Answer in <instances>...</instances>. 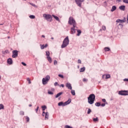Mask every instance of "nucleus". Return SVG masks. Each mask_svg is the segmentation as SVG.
<instances>
[{
    "label": "nucleus",
    "mask_w": 128,
    "mask_h": 128,
    "mask_svg": "<svg viewBox=\"0 0 128 128\" xmlns=\"http://www.w3.org/2000/svg\"><path fill=\"white\" fill-rule=\"evenodd\" d=\"M88 99V102L90 104H92L94 100H96V95H94V94H90Z\"/></svg>",
    "instance_id": "f257e3e1"
},
{
    "label": "nucleus",
    "mask_w": 128,
    "mask_h": 128,
    "mask_svg": "<svg viewBox=\"0 0 128 128\" xmlns=\"http://www.w3.org/2000/svg\"><path fill=\"white\" fill-rule=\"evenodd\" d=\"M68 24H70V26H72L74 28L76 27V22L73 17H70Z\"/></svg>",
    "instance_id": "f03ea898"
},
{
    "label": "nucleus",
    "mask_w": 128,
    "mask_h": 128,
    "mask_svg": "<svg viewBox=\"0 0 128 128\" xmlns=\"http://www.w3.org/2000/svg\"><path fill=\"white\" fill-rule=\"evenodd\" d=\"M69 44V39L68 36H66L64 40H63L62 44L61 46L62 48H64L65 47L67 46Z\"/></svg>",
    "instance_id": "7ed1b4c3"
},
{
    "label": "nucleus",
    "mask_w": 128,
    "mask_h": 128,
    "mask_svg": "<svg viewBox=\"0 0 128 128\" xmlns=\"http://www.w3.org/2000/svg\"><path fill=\"white\" fill-rule=\"evenodd\" d=\"M72 100L69 99L66 102L64 103L62 102H60L58 103V105L59 106H64L68 104H70Z\"/></svg>",
    "instance_id": "20e7f679"
},
{
    "label": "nucleus",
    "mask_w": 128,
    "mask_h": 128,
    "mask_svg": "<svg viewBox=\"0 0 128 128\" xmlns=\"http://www.w3.org/2000/svg\"><path fill=\"white\" fill-rule=\"evenodd\" d=\"M50 76L48 75L46 76L45 78H43L42 80V84L44 85H46L48 84V82H49L50 80Z\"/></svg>",
    "instance_id": "39448f33"
},
{
    "label": "nucleus",
    "mask_w": 128,
    "mask_h": 128,
    "mask_svg": "<svg viewBox=\"0 0 128 128\" xmlns=\"http://www.w3.org/2000/svg\"><path fill=\"white\" fill-rule=\"evenodd\" d=\"M43 17L49 22L52 21V16L50 14H43Z\"/></svg>",
    "instance_id": "423d86ee"
},
{
    "label": "nucleus",
    "mask_w": 128,
    "mask_h": 128,
    "mask_svg": "<svg viewBox=\"0 0 128 128\" xmlns=\"http://www.w3.org/2000/svg\"><path fill=\"white\" fill-rule=\"evenodd\" d=\"M128 90H121L119 91L118 94L123 96H128Z\"/></svg>",
    "instance_id": "0eeeda50"
},
{
    "label": "nucleus",
    "mask_w": 128,
    "mask_h": 128,
    "mask_svg": "<svg viewBox=\"0 0 128 128\" xmlns=\"http://www.w3.org/2000/svg\"><path fill=\"white\" fill-rule=\"evenodd\" d=\"M18 52L17 50H14L12 52V58H16L18 56Z\"/></svg>",
    "instance_id": "6e6552de"
},
{
    "label": "nucleus",
    "mask_w": 128,
    "mask_h": 128,
    "mask_svg": "<svg viewBox=\"0 0 128 128\" xmlns=\"http://www.w3.org/2000/svg\"><path fill=\"white\" fill-rule=\"evenodd\" d=\"M75 2H76V4L80 7L81 8L82 6V4L84 2V0H75Z\"/></svg>",
    "instance_id": "1a4fd4ad"
},
{
    "label": "nucleus",
    "mask_w": 128,
    "mask_h": 128,
    "mask_svg": "<svg viewBox=\"0 0 128 128\" xmlns=\"http://www.w3.org/2000/svg\"><path fill=\"white\" fill-rule=\"evenodd\" d=\"M126 22V18H124L123 20H120V19H118L116 21V23H124V22Z\"/></svg>",
    "instance_id": "9d476101"
},
{
    "label": "nucleus",
    "mask_w": 128,
    "mask_h": 128,
    "mask_svg": "<svg viewBox=\"0 0 128 128\" xmlns=\"http://www.w3.org/2000/svg\"><path fill=\"white\" fill-rule=\"evenodd\" d=\"M66 86L69 90H72V84L69 83V82H67L66 84Z\"/></svg>",
    "instance_id": "9b49d317"
},
{
    "label": "nucleus",
    "mask_w": 128,
    "mask_h": 128,
    "mask_svg": "<svg viewBox=\"0 0 128 128\" xmlns=\"http://www.w3.org/2000/svg\"><path fill=\"white\" fill-rule=\"evenodd\" d=\"M102 78L108 79L110 78V76L109 74H106L102 75Z\"/></svg>",
    "instance_id": "f8f14e48"
},
{
    "label": "nucleus",
    "mask_w": 128,
    "mask_h": 128,
    "mask_svg": "<svg viewBox=\"0 0 128 128\" xmlns=\"http://www.w3.org/2000/svg\"><path fill=\"white\" fill-rule=\"evenodd\" d=\"M76 27H72L71 28H70V33H71V34H75V32H76Z\"/></svg>",
    "instance_id": "ddd939ff"
},
{
    "label": "nucleus",
    "mask_w": 128,
    "mask_h": 128,
    "mask_svg": "<svg viewBox=\"0 0 128 128\" xmlns=\"http://www.w3.org/2000/svg\"><path fill=\"white\" fill-rule=\"evenodd\" d=\"M8 63L9 64H12V60L11 58H9L8 60Z\"/></svg>",
    "instance_id": "4468645a"
},
{
    "label": "nucleus",
    "mask_w": 128,
    "mask_h": 128,
    "mask_svg": "<svg viewBox=\"0 0 128 128\" xmlns=\"http://www.w3.org/2000/svg\"><path fill=\"white\" fill-rule=\"evenodd\" d=\"M126 6H119V9L122 10H125Z\"/></svg>",
    "instance_id": "2eb2a0df"
},
{
    "label": "nucleus",
    "mask_w": 128,
    "mask_h": 128,
    "mask_svg": "<svg viewBox=\"0 0 128 128\" xmlns=\"http://www.w3.org/2000/svg\"><path fill=\"white\" fill-rule=\"evenodd\" d=\"M116 10V6H112V9H111V10H110V11L112 12H114V10Z\"/></svg>",
    "instance_id": "dca6fc26"
},
{
    "label": "nucleus",
    "mask_w": 128,
    "mask_h": 128,
    "mask_svg": "<svg viewBox=\"0 0 128 128\" xmlns=\"http://www.w3.org/2000/svg\"><path fill=\"white\" fill-rule=\"evenodd\" d=\"M47 59L50 63H52V59L50 56H47Z\"/></svg>",
    "instance_id": "f3484780"
},
{
    "label": "nucleus",
    "mask_w": 128,
    "mask_h": 128,
    "mask_svg": "<svg viewBox=\"0 0 128 128\" xmlns=\"http://www.w3.org/2000/svg\"><path fill=\"white\" fill-rule=\"evenodd\" d=\"M62 92H59L58 94H56V98H58L59 96H62Z\"/></svg>",
    "instance_id": "a211bd4d"
},
{
    "label": "nucleus",
    "mask_w": 128,
    "mask_h": 128,
    "mask_svg": "<svg viewBox=\"0 0 128 128\" xmlns=\"http://www.w3.org/2000/svg\"><path fill=\"white\" fill-rule=\"evenodd\" d=\"M52 16L54 18H55V20H56L57 21H60V20H59V18L52 14Z\"/></svg>",
    "instance_id": "6ab92c4d"
},
{
    "label": "nucleus",
    "mask_w": 128,
    "mask_h": 128,
    "mask_svg": "<svg viewBox=\"0 0 128 128\" xmlns=\"http://www.w3.org/2000/svg\"><path fill=\"white\" fill-rule=\"evenodd\" d=\"M86 70V68L84 67L80 70V72H82Z\"/></svg>",
    "instance_id": "aec40b11"
},
{
    "label": "nucleus",
    "mask_w": 128,
    "mask_h": 128,
    "mask_svg": "<svg viewBox=\"0 0 128 128\" xmlns=\"http://www.w3.org/2000/svg\"><path fill=\"white\" fill-rule=\"evenodd\" d=\"M78 34H76V36H80V34H82V31L80 30H77Z\"/></svg>",
    "instance_id": "412c9836"
},
{
    "label": "nucleus",
    "mask_w": 128,
    "mask_h": 128,
    "mask_svg": "<svg viewBox=\"0 0 128 128\" xmlns=\"http://www.w3.org/2000/svg\"><path fill=\"white\" fill-rule=\"evenodd\" d=\"M8 50H6L4 51H2V53L4 54H8Z\"/></svg>",
    "instance_id": "4be33fe9"
},
{
    "label": "nucleus",
    "mask_w": 128,
    "mask_h": 128,
    "mask_svg": "<svg viewBox=\"0 0 128 128\" xmlns=\"http://www.w3.org/2000/svg\"><path fill=\"white\" fill-rule=\"evenodd\" d=\"M71 94L72 96H75L76 95L75 90H72Z\"/></svg>",
    "instance_id": "5701e85b"
},
{
    "label": "nucleus",
    "mask_w": 128,
    "mask_h": 128,
    "mask_svg": "<svg viewBox=\"0 0 128 128\" xmlns=\"http://www.w3.org/2000/svg\"><path fill=\"white\" fill-rule=\"evenodd\" d=\"M48 113L47 112L46 113L45 120L48 119Z\"/></svg>",
    "instance_id": "b1692460"
},
{
    "label": "nucleus",
    "mask_w": 128,
    "mask_h": 128,
    "mask_svg": "<svg viewBox=\"0 0 128 128\" xmlns=\"http://www.w3.org/2000/svg\"><path fill=\"white\" fill-rule=\"evenodd\" d=\"M25 118H26V122H28L29 121H30L29 117L28 116H25Z\"/></svg>",
    "instance_id": "393cba45"
},
{
    "label": "nucleus",
    "mask_w": 128,
    "mask_h": 128,
    "mask_svg": "<svg viewBox=\"0 0 128 128\" xmlns=\"http://www.w3.org/2000/svg\"><path fill=\"white\" fill-rule=\"evenodd\" d=\"M50 53L49 52H46V56H50Z\"/></svg>",
    "instance_id": "a878e982"
},
{
    "label": "nucleus",
    "mask_w": 128,
    "mask_h": 128,
    "mask_svg": "<svg viewBox=\"0 0 128 128\" xmlns=\"http://www.w3.org/2000/svg\"><path fill=\"white\" fill-rule=\"evenodd\" d=\"M29 18H31V19H34L36 16L34 15H31V16H29Z\"/></svg>",
    "instance_id": "bb28decb"
},
{
    "label": "nucleus",
    "mask_w": 128,
    "mask_h": 128,
    "mask_svg": "<svg viewBox=\"0 0 128 128\" xmlns=\"http://www.w3.org/2000/svg\"><path fill=\"white\" fill-rule=\"evenodd\" d=\"M0 106H2V108L0 107V110H4V106L2 104H0Z\"/></svg>",
    "instance_id": "cd10ccee"
},
{
    "label": "nucleus",
    "mask_w": 128,
    "mask_h": 128,
    "mask_svg": "<svg viewBox=\"0 0 128 128\" xmlns=\"http://www.w3.org/2000/svg\"><path fill=\"white\" fill-rule=\"evenodd\" d=\"M93 120L94 122H98V118H94L93 119Z\"/></svg>",
    "instance_id": "c85d7f7f"
},
{
    "label": "nucleus",
    "mask_w": 128,
    "mask_h": 128,
    "mask_svg": "<svg viewBox=\"0 0 128 128\" xmlns=\"http://www.w3.org/2000/svg\"><path fill=\"white\" fill-rule=\"evenodd\" d=\"M42 110L44 111L46 110V106H42Z\"/></svg>",
    "instance_id": "c756f323"
},
{
    "label": "nucleus",
    "mask_w": 128,
    "mask_h": 128,
    "mask_svg": "<svg viewBox=\"0 0 128 128\" xmlns=\"http://www.w3.org/2000/svg\"><path fill=\"white\" fill-rule=\"evenodd\" d=\"M104 50H105V52L110 51V48H104Z\"/></svg>",
    "instance_id": "7c9ffc66"
},
{
    "label": "nucleus",
    "mask_w": 128,
    "mask_h": 128,
    "mask_svg": "<svg viewBox=\"0 0 128 128\" xmlns=\"http://www.w3.org/2000/svg\"><path fill=\"white\" fill-rule=\"evenodd\" d=\"M95 106H96L99 107V106H100V102H96V103L95 104Z\"/></svg>",
    "instance_id": "2f4dec72"
},
{
    "label": "nucleus",
    "mask_w": 128,
    "mask_h": 128,
    "mask_svg": "<svg viewBox=\"0 0 128 128\" xmlns=\"http://www.w3.org/2000/svg\"><path fill=\"white\" fill-rule=\"evenodd\" d=\"M20 114L21 116H24V112L23 111H20Z\"/></svg>",
    "instance_id": "473e14b6"
},
{
    "label": "nucleus",
    "mask_w": 128,
    "mask_h": 128,
    "mask_svg": "<svg viewBox=\"0 0 128 128\" xmlns=\"http://www.w3.org/2000/svg\"><path fill=\"white\" fill-rule=\"evenodd\" d=\"M40 46H41V49L43 50L45 48L44 44H40Z\"/></svg>",
    "instance_id": "72a5a7b5"
},
{
    "label": "nucleus",
    "mask_w": 128,
    "mask_h": 128,
    "mask_svg": "<svg viewBox=\"0 0 128 128\" xmlns=\"http://www.w3.org/2000/svg\"><path fill=\"white\" fill-rule=\"evenodd\" d=\"M102 30H106V28L105 26H102Z\"/></svg>",
    "instance_id": "f704fd0d"
},
{
    "label": "nucleus",
    "mask_w": 128,
    "mask_h": 128,
    "mask_svg": "<svg viewBox=\"0 0 128 128\" xmlns=\"http://www.w3.org/2000/svg\"><path fill=\"white\" fill-rule=\"evenodd\" d=\"M27 81H28V84H31L30 80L29 78H27Z\"/></svg>",
    "instance_id": "c9c22d12"
},
{
    "label": "nucleus",
    "mask_w": 128,
    "mask_h": 128,
    "mask_svg": "<svg viewBox=\"0 0 128 128\" xmlns=\"http://www.w3.org/2000/svg\"><path fill=\"white\" fill-rule=\"evenodd\" d=\"M32 6H33L34 7V8H38V6L35 4H30Z\"/></svg>",
    "instance_id": "e433bc0d"
},
{
    "label": "nucleus",
    "mask_w": 128,
    "mask_h": 128,
    "mask_svg": "<svg viewBox=\"0 0 128 128\" xmlns=\"http://www.w3.org/2000/svg\"><path fill=\"white\" fill-rule=\"evenodd\" d=\"M57 64H58L57 60H54V65L56 66Z\"/></svg>",
    "instance_id": "4c0bfd02"
},
{
    "label": "nucleus",
    "mask_w": 128,
    "mask_h": 128,
    "mask_svg": "<svg viewBox=\"0 0 128 128\" xmlns=\"http://www.w3.org/2000/svg\"><path fill=\"white\" fill-rule=\"evenodd\" d=\"M91 112H92L91 110H90V108H89V109L88 110V114H90L91 113Z\"/></svg>",
    "instance_id": "58836bf2"
},
{
    "label": "nucleus",
    "mask_w": 128,
    "mask_h": 128,
    "mask_svg": "<svg viewBox=\"0 0 128 128\" xmlns=\"http://www.w3.org/2000/svg\"><path fill=\"white\" fill-rule=\"evenodd\" d=\"M123 2L125 4H128V0H123Z\"/></svg>",
    "instance_id": "ea45409f"
},
{
    "label": "nucleus",
    "mask_w": 128,
    "mask_h": 128,
    "mask_svg": "<svg viewBox=\"0 0 128 128\" xmlns=\"http://www.w3.org/2000/svg\"><path fill=\"white\" fill-rule=\"evenodd\" d=\"M58 76H60V78H64V76L62 74H58Z\"/></svg>",
    "instance_id": "a19ab883"
},
{
    "label": "nucleus",
    "mask_w": 128,
    "mask_h": 128,
    "mask_svg": "<svg viewBox=\"0 0 128 128\" xmlns=\"http://www.w3.org/2000/svg\"><path fill=\"white\" fill-rule=\"evenodd\" d=\"M65 128H73L72 127L69 126H64Z\"/></svg>",
    "instance_id": "79ce46f5"
},
{
    "label": "nucleus",
    "mask_w": 128,
    "mask_h": 128,
    "mask_svg": "<svg viewBox=\"0 0 128 128\" xmlns=\"http://www.w3.org/2000/svg\"><path fill=\"white\" fill-rule=\"evenodd\" d=\"M48 94H53V92H51V91H48Z\"/></svg>",
    "instance_id": "37998d69"
},
{
    "label": "nucleus",
    "mask_w": 128,
    "mask_h": 128,
    "mask_svg": "<svg viewBox=\"0 0 128 128\" xmlns=\"http://www.w3.org/2000/svg\"><path fill=\"white\" fill-rule=\"evenodd\" d=\"M46 115V113L45 112H43L42 116H44Z\"/></svg>",
    "instance_id": "c03bdc74"
},
{
    "label": "nucleus",
    "mask_w": 128,
    "mask_h": 128,
    "mask_svg": "<svg viewBox=\"0 0 128 128\" xmlns=\"http://www.w3.org/2000/svg\"><path fill=\"white\" fill-rule=\"evenodd\" d=\"M58 85V83L57 82H56L54 84V86H56Z\"/></svg>",
    "instance_id": "a18cd8bd"
},
{
    "label": "nucleus",
    "mask_w": 128,
    "mask_h": 128,
    "mask_svg": "<svg viewBox=\"0 0 128 128\" xmlns=\"http://www.w3.org/2000/svg\"><path fill=\"white\" fill-rule=\"evenodd\" d=\"M60 88H64V84H61L60 86Z\"/></svg>",
    "instance_id": "49530a36"
},
{
    "label": "nucleus",
    "mask_w": 128,
    "mask_h": 128,
    "mask_svg": "<svg viewBox=\"0 0 128 128\" xmlns=\"http://www.w3.org/2000/svg\"><path fill=\"white\" fill-rule=\"evenodd\" d=\"M78 64H82V61L80 60H78Z\"/></svg>",
    "instance_id": "de8ad7c7"
},
{
    "label": "nucleus",
    "mask_w": 128,
    "mask_h": 128,
    "mask_svg": "<svg viewBox=\"0 0 128 128\" xmlns=\"http://www.w3.org/2000/svg\"><path fill=\"white\" fill-rule=\"evenodd\" d=\"M22 64L24 66H26V63H24V62H22Z\"/></svg>",
    "instance_id": "09e8293b"
},
{
    "label": "nucleus",
    "mask_w": 128,
    "mask_h": 128,
    "mask_svg": "<svg viewBox=\"0 0 128 128\" xmlns=\"http://www.w3.org/2000/svg\"><path fill=\"white\" fill-rule=\"evenodd\" d=\"M38 109H39V106L37 107V108L36 110V112L37 113L38 111Z\"/></svg>",
    "instance_id": "8fccbe9b"
},
{
    "label": "nucleus",
    "mask_w": 128,
    "mask_h": 128,
    "mask_svg": "<svg viewBox=\"0 0 128 128\" xmlns=\"http://www.w3.org/2000/svg\"><path fill=\"white\" fill-rule=\"evenodd\" d=\"M102 102H106V100L105 99H102Z\"/></svg>",
    "instance_id": "3c124183"
},
{
    "label": "nucleus",
    "mask_w": 128,
    "mask_h": 128,
    "mask_svg": "<svg viewBox=\"0 0 128 128\" xmlns=\"http://www.w3.org/2000/svg\"><path fill=\"white\" fill-rule=\"evenodd\" d=\"M106 106V104H101V106L102 107H104V106Z\"/></svg>",
    "instance_id": "603ef678"
},
{
    "label": "nucleus",
    "mask_w": 128,
    "mask_h": 128,
    "mask_svg": "<svg viewBox=\"0 0 128 128\" xmlns=\"http://www.w3.org/2000/svg\"><path fill=\"white\" fill-rule=\"evenodd\" d=\"M82 80L83 82H88V80L86 78H84Z\"/></svg>",
    "instance_id": "864d4df0"
},
{
    "label": "nucleus",
    "mask_w": 128,
    "mask_h": 128,
    "mask_svg": "<svg viewBox=\"0 0 128 128\" xmlns=\"http://www.w3.org/2000/svg\"><path fill=\"white\" fill-rule=\"evenodd\" d=\"M48 46V44H46L45 45H44V46L45 48H47Z\"/></svg>",
    "instance_id": "5fc2aeb1"
},
{
    "label": "nucleus",
    "mask_w": 128,
    "mask_h": 128,
    "mask_svg": "<svg viewBox=\"0 0 128 128\" xmlns=\"http://www.w3.org/2000/svg\"><path fill=\"white\" fill-rule=\"evenodd\" d=\"M124 82H128V79H126V78L124 79Z\"/></svg>",
    "instance_id": "6e6d98bb"
},
{
    "label": "nucleus",
    "mask_w": 128,
    "mask_h": 128,
    "mask_svg": "<svg viewBox=\"0 0 128 128\" xmlns=\"http://www.w3.org/2000/svg\"><path fill=\"white\" fill-rule=\"evenodd\" d=\"M32 104H29V105H28V106H29V107H32Z\"/></svg>",
    "instance_id": "4d7b16f0"
},
{
    "label": "nucleus",
    "mask_w": 128,
    "mask_h": 128,
    "mask_svg": "<svg viewBox=\"0 0 128 128\" xmlns=\"http://www.w3.org/2000/svg\"><path fill=\"white\" fill-rule=\"evenodd\" d=\"M42 38H45V36L42 35Z\"/></svg>",
    "instance_id": "13d9d810"
},
{
    "label": "nucleus",
    "mask_w": 128,
    "mask_h": 128,
    "mask_svg": "<svg viewBox=\"0 0 128 128\" xmlns=\"http://www.w3.org/2000/svg\"><path fill=\"white\" fill-rule=\"evenodd\" d=\"M127 22H128V16H127Z\"/></svg>",
    "instance_id": "bf43d9fd"
},
{
    "label": "nucleus",
    "mask_w": 128,
    "mask_h": 128,
    "mask_svg": "<svg viewBox=\"0 0 128 128\" xmlns=\"http://www.w3.org/2000/svg\"><path fill=\"white\" fill-rule=\"evenodd\" d=\"M54 37H52V38H51V40H54Z\"/></svg>",
    "instance_id": "052dcab7"
},
{
    "label": "nucleus",
    "mask_w": 128,
    "mask_h": 128,
    "mask_svg": "<svg viewBox=\"0 0 128 128\" xmlns=\"http://www.w3.org/2000/svg\"><path fill=\"white\" fill-rule=\"evenodd\" d=\"M117 1H118V2H120L121 0H117Z\"/></svg>",
    "instance_id": "680f3d73"
},
{
    "label": "nucleus",
    "mask_w": 128,
    "mask_h": 128,
    "mask_svg": "<svg viewBox=\"0 0 128 128\" xmlns=\"http://www.w3.org/2000/svg\"><path fill=\"white\" fill-rule=\"evenodd\" d=\"M3 24H0V26H2Z\"/></svg>",
    "instance_id": "e2e57ef3"
},
{
    "label": "nucleus",
    "mask_w": 128,
    "mask_h": 128,
    "mask_svg": "<svg viewBox=\"0 0 128 128\" xmlns=\"http://www.w3.org/2000/svg\"><path fill=\"white\" fill-rule=\"evenodd\" d=\"M0 108H2V106H0Z\"/></svg>",
    "instance_id": "0e129e2a"
},
{
    "label": "nucleus",
    "mask_w": 128,
    "mask_h": 128,
    "mask_svg": "<svg viewBox=\"0 0 128 128\" xmlns=\"http://www.w3.org/2000/svg\"><path fill=\"white\" fill-rule=\"evenodd\" d=\"M118 26H121V24H119Z\"/></svg>",
    "instance_id": "69168bd1"
},
{
    "label": "nucleus",
    "mask_w": 128,
    "mask_h": 128,
    "mask_svg": "<svg viewBox=\"0 0 128 128\" xmlns=\"http://www.w3.org/2000/svg\"><path fill=\"white\" fill-rule=\"evenodd\" d=\"M0 80H1V76H0Z\"/></svg>",
    "instance_id": "338daca9"
},
{
    "label": "nucleus",
    "mask_w": 128,
    "mask_h": 128,
    "mask_svg": "<svg viewBox=\"0 0 128 128\" xmlns=\"http://www.w3.org/2000/svg\"><path fill=\"white\" fill-rule=\"evenodd\" d=\"M25 0L26 1V0Z\"/></svg>",
    "instance_id": "774afa93"
}]
</instances>
